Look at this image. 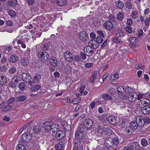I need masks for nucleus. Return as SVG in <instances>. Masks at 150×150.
<instances>
[{
    "instance_id": "f257e3e1",
    "label": "nucleus",
    "mask_w": 150,
    "mask_h": 150,
    "mask_svg": "<svg viewBox=\"0 0 150 150\" xmlns=\"http://www.w3.org/2000/svg\"><path fill=\"white\" fill-rule=\"evenodd\" d=\"M118 143V139L117 137H115L114 139L109 137L107 138L105 141L106 146L108 147H111L113 145L116 146Z\"/></svg>"
},
{
    "instance_id": "f03ea898",
    "label": "nucleus",
    "mask_w": 150,
    "mask_h": 150,
    "mask_svg": "<svg viewBox=\"0 0 150 150\" xmlns=\"http://www.w3.org/2000/svg\"><path fill=\"white\" fill-rule=\"evenodd\" d=\"M38 57L43 62H46L49 59V55L46 52L40 51L38 52Z\"/></svg>"
},
{
    "instance_id": "7ed1b4c3",
    "label": "nucleus",
    "mask_w": 150,
    "mask_h": 150,
    "mask_svg": "<svg viewBox=\"0 0 150 150\" xmlns=\"http://www.w3.org/2000/svg\"><path fill=\"white\" fill-rule=\"evenodd\" d=\"M22 79L25 82H29L28 85L31 86L32 82H30L31 77L30 75L28 72L23 73L21 74Z\"/></svg>"
},
{
    "instance_id": "20e7f679",
    "label": "nucleus",
    "mask_w": 150,
    "mask_h": 150,
    "mask_svg": "<svg viewBox=\"0 0 150 150\" xmlns=\"http://www.w3.org/2000/svg\"><path fill=\"white\" fill-rule=\"evenodd\" d=\"M83 143V139H81L75 137L73 139V144L74 147H83L82 144Z\"/></svg>"
},
{
    "instance_id": "39448f33",
    "label": "nucleus",
    "mask_w": 150,
    "mask_h": 150,
    "mask_svg": "<svg viewBox=\"0 0 150 150\" xmlns=\"http://www.w3.org/2000/svg\"><path fill=\"white\" fill-rule=\"evenodd\" d=\"M104 29L108 31H111L113 28V24L110 21L105 22L103 25Z\"/></svg>"
},
{
    "instance_id": "423d86ee",
    "label": "nucleus",
    "mask_w": 150,
    "mask_h": 150,
    "mask_svg": "<svg viewBox=\"0 0 150 150\" xmlns=\"http://www.w3.org/2000/svg\"><path fill=\"white\" fill-rule=\"evenodd\" d=\"M64 57L66 61L69 63L71 62L73 60L72 54L70 52L68 51L64 53Z\"/></svg>"
},
{
    "instance_id": "0eeeda50",
    "label": "nucleus",
    "mask_w": 150,
    "mask_h": 150,
    "mask_svg": "<svg viewBox=\"0 0 150 150\" xmlns=\"http://www.w3.org/2000/svg\"><path fill=\"white\" fill-rule=\"evenodd\" d=\"M79 39L82 41H86L88 39V36L86 31L81 32L79 34Z\"/></svg>"
},
{
    "instance_id": "6e6552de",
    "label": "nucleus",
    "mask_w": 150,
    "mask_h": 150,
    "mask_svg": "<svg viewBox=\"0 0 150 150\" xmlns=\"http://www.w3.org/2000/svg\"><path fill=\"white\" fill-rule=\"evenodd\" d=\"M56 132L55 137L57 139L61 140L64 137L65 132L64 131L59 130Z\"/></svg>"
},
{
    "instance_id": "1a4fd4ad",
    "label": "nucleus",
    "mask_w": 150,
    "mask_h": 150,
    "mask_svg": "<svg viewBox=\"0 0 150 150\" xmlns=\"http://www.w3.org/2000/svg\"><path fill=\"white\" fill-rule=\"evenodd\" d=\"M83 124L87 128H90L93 125V122L92 120L90 119L85 120Z\"/></svg>"
},
{
    "instance_id": "9d476101",
    "label": "nucleus",
    "mask_w": 150,
    "mask_h": 150,
    "mask_svg": "<svg viewBox=\"0 0 150 150\" xmlns=\"http://www.w3.org/2000/svg\"><path fill=\"white\" fill-rule=\"evenodd\" d=\"M137 94L136 93H131L128 96V100L132 102L135 101L137 100Z\"/></svg>"
},
{
    "instance_id": "9b49d317",
    "label": "nucleus",
    "mask_w": 150,
    "mask_h": 150,
    "mask_svg": "<svg viewBox=\"0 0 150 150\" xmlns=\"http://www.w3.org/2000/svg\"><path fill=\"white\" fill-rule=\"evenodd\" d=\"M83 51L88 56H91L93 53V51L90 47L86 46L83 49Z\"/></svg>"
},
{
    "instance_id": "f8f14e48",
    "label": "nucleus",
    "mask_w": 150,
    "mask_h": 150,
    "mask_svg": "<svg viewBox=\"0 0 150 150\" xmlns=\"http://www.w3.org/2000/svg\"><path fill=\"white\" fill-rule=\"evenodd\" d=\"M141 111L144 115H150V107L148 106L143 107L141 109Z\"/></svg>"
},
{
    "instance_id": "ddd939ff",
    "label": "nucleus",
    "mask_w": 150,
    "mask_h": 150,
    "mask_svg": "<svg viewBox=\"0 0 150 150\" xmlns=\"http://www.w3.org/2000/svg\"><path fill=\"white\" fill-rule=\"evenodd\" d=\"M88 47L91 48L96 49L98 47V44L95 40H91L88 43Z\"/></svg>"
},
{
    "instance_id": "4468645a",
    "label": "nucleus",
    "mask_w": 150,
    "mask_h": 150,
    "mask_svg": "<svg viewBox=\"0 0 150 150\" xmlns=\"http://www.w3.org/2000/svg\"><path fill=\"white\" fill-rule=\"evenodd\" d=\"M136 121L138 124L139 127H142L144 125V122L143 118L141 117H136Z\"/></svg>"
},
{
    "instance_id": "2eb2a0df",
    "label": "nucleus",
    "mask_w": 150,
    "mask_h": 150,
    "mask_svg": "<svg viewBox=\"0 0 150 150\" xmlns=\"http://www.w3.org/2000/svg\"><path fill=\"white\" fill-rule=\"evenodd\" d=\"M108 121L112 125H115L117 123L116 118L113 116H110L109 117L108 119Z\"/></svg>"
},
{
    "instance_id": "dca6fc26",
    "label": "nucleus",
    "mask_w": 150,
    "mask_h": 150,
    "mask_svg": "<svg viewBox=\"0 0 150 150\" xmlns=\"http://www.w3.org/2000/svg\"><path fill=\"white\" fill-rule=\"evenodd\" d=\"M106 126H107L103 124H100L98 126L97 129L98 133L100 134L103 133L104 131Z\"/></svg>"
},
{
    "instance_id": "f3484780",
    "label": "nucleus",
    "mask_w": 150,
    "mask_h": 150,
    "mask_svg": "<svg viewBox=\"0 0 150 150\" xmlns=\"http://www.w3.org/2000/svg\"><path fill=\"white\" fill-rule=\"evenodd\" d=\"M40 75L38 73H36L33 76V83H36L40 81L41 79Z\"/></svg>"
},
{
    "instance_id": "a211bd4d",
    "label": "nucleus",
    "mask_w": 150,
    "mask_h": 150,
    "mask_svg": "<svg viewBox=\"0 0 150 150\" xmlns=\"http://www.w3.org/2000/svg\"><path fill=\"white\" fill-rule=\"evenodd\" d=\"M7 78L5 76L3 75L0 76V86H4L7 83Z\"/></svg>"
},
{
    "instance_id": "6ab92c4d",
    "label": "nucleus",
    "mask_w": 150,
    "mask_h": 150,
    "mask_svg": "<svg viewBox=\"0 0 150 150\" xmlns=\"http://www.w3.org/2000/svg\"><path fill=\"white\" fill-rule=\"evenodd\" d=\"M29 61L27 58L23 57V58L21 61V64L24 67H26L27 65L28 64Z\"/></svg>"
},
{
    "instance_id": "aec40b11",
    "label": "nucleus",
    "mask_w": 150,
    "mask_h": 150,
    "mask_svg": "<svg viewBox=\"0 0 150 150\" xmlns=\"http://www.w3.org/2000/svg\"><path fill=\"white\" fill-rule=\"evenodd\" d=\"M84 136L83 132L77 130L75 133V137L83 139Z\"/></svg>"
},
{
    "instance_id": "412c9836",
    "label": "nucleus",
    "mask_w": 150,
    "mask_h": 150,
    "mask_svg": "<svg viewBox=\"0 0 150 150\" xmlns=\"http://www.w3.org/2000/svg\"><path fill=\"white\" fill-rule=\"evenodd\" d=\"M51 130L53 132H56L59 130V127L57 124H51Z\"/></svg>"
},
{
    "instance_id": "4be33fe9",
    "label": "nucleus",
    "mask_w": 150,
    "mask_h": 150,
    "mask_svg": "<svg viewBox=\"0 0 150 150\" xmlns=\"http://www.w3.org/2000/svg\"><path fill=\"white\" fill-rule=\"evenodd\" d=\"M18 59V57L16 55H12L9 59L10 62L11 63H14L16 62Z\"/></svg>"
},
{
    "instance_id": "5701e85b",
    "label": "nucleus",
    "mask_w": 150,
    "mask_h": 150,
    "mask_svg": "<svg viewBox=\"0 0 150 150\" xmlns=\"http://www.w3.org/2000/svg\"><path fill=\"white\" fill-rule=\"evenodd\" d=\"M44 125H45L44 126V130L45 132H49L50 130H51V122L46 123Z\"/></svg>"
},
{
    "instance_id": "b1692460",
    "label": "nucleus",
    "mask_w": 150,
    "mask_h": 150,
    "mask_svg": "<svg viewBox=\"0 0 150 150\" xmlns=\"http://www.w3.org/2000/svg\"><path fill=\"white\" fill-rule=\"evenodd\" d=\"M97 72L95 71L93 72L91 74V83H94L95 82V80L97 79Z\"/></svg>"
},
{
    "instance_id": "393cba45",
    "label": "nucleus",
    "mask_w": 150,
    "mask_h": 150,
    "mask_svg": "<svg viewBox=\"0 0 150 150\" xmlns=\"http://www.w3.org/2000/svg\"><path fill=\"white\" fill-rule=\"evenodd\" d=\"M105 129V133L106 135L109 136L111 134L112 130L110 127L107 126H106Z\"/></svg>"
},
{
    "instance_id": "a878e982",
    "label": "nucleus",
    "mask_w": 150,
    "mask_h": 150,
    "mask_svg": "<svg viewBox=\"0 0 150 150\" xmlns=\"http://www.w3.org/2000/svg\"><path fill=\"white\" fill-rule=\"evenodd\" d=\"M60 123L62 128H64L65 130H67V127H69V125L66 121H61Z\"/></svg>"
},
{
    "instance_id": "bb28decb",
    "label": "nucleus",
    "mask_w": 150,
    "mask_h": 150,
    "mask_svg": "<svg viewBox=\"0 0 150 150\" xmlns=\"http://www.w3.org/2000/svg\"><path fill=\"white\" fill-rule=\"evenodd\" d=\"M124 17V15L123 13L121 12H119L116 15L117 19L120 21H122Z\"/></svg>"
},
{
    "instance_id": "cd10ccee",
    "label": "nucleus",
    "mask_w": 150,
    "mask_h": 150,
    "mask_svg": "<svg viewBox=\"0 0 150 150\" xmlns=\"http://www.w3.org/2000/svg\"><path fill=\"white\" fill-rule=\"evenodd\" d=\"M50 64L53 66H55L57 64V60L54 57H52L50 59Z\"/></svg>"
},
{
    "instance_id": "c85d7f7f",
    "label": "nucleus",
    "mask_w": 150,
    "mask_h": 150,
    "mask_svg": "<svg viewBox=\"0 0 150 150\" xmlns=\"http://www.w3.org/2000/svg\"><path fill=\"white\" fill-rule=\"evenodd\" d=\"M115 5L117 8L120 9L124 7V4L120 1H116Z\"/></svg>"
},
{
    "instance_id": "c756f323",
    "label": "nucleus",
    "mask_w": 150,
    "mask_h": 150,
    "mask_svg": "<svg viewBox=\"0 0 150 150\" xmlns=\"http://www.w3.org/2000/svg\"><path fill=\"white\" fill-rule=\"evenodd\" d=\"M130 126L133 129H137L139 126L136 121H132L131 122Z\"/></svg>"
},
{
    "instance_id": "7c9ffc66",
    "label": "nucleus",
    "mask_w": 150,
    "mask_h": 150,
    "mask_svg": "<svg viewBox=\"0 0 150 150\" xmlns=\"http://www.w3.org/2000/svg\"><path fill=\"white\" fill-rule=\"evenodd\" d=\"M17 0H8V5L12 6H16L17 4Z\"/></svg>"
},
{
    "instance_id": "2f4dec72",
    "label": "nucleus",
    "mask_w": 150,
    "mask_h": 150,
    "mask_svg": "<svg viewBox=\"0 0 150 150\" xmlns=\"http://www.w3.org/2000/svg\"><path fill=\"white\" fill-rule=\"evenodd\" d=\"M40 128L39 126H35L33 128V133H38L40 131Z\"/></svg>"
},
{
    "instance_id": "473e14b6",
    "label": "nucleus",
    "mask_w": 150,
    "mask_h": 150,
    "mask_svg": "<svg viewBox=\"0 0 150 150\" xmlns=\"http://www.w3.org/2000/svg\"><path fill=\"white\" fill-rule=\"evenodd\" d=\"M86 127L84 124H81L79 125H78V128L77 130H79V131H81L82 132H83V131L85 129H86Z\"/></svg>"
},
{
    "instance_id": "72a5a7b5",
    "label": "nucleus",
    "mask_w": 150,
    "mask_h": 150,
    "mask_svg": "<svg viewBox=\"0 0 150 150\" xmlns=\"http://www.w3.org/2000/svg\"><path fill=\"white\" fill-rule=\"evenodd\" d=\"M26 97L25 96H19L16 98V101L17 102H21L24 100L26 98Z\"/></svg>"
},
{
    "instance_id": "f704fd0d",
    "label": "nucleus",
    "mask_w": 150,
    "mask_h": 150,
    "mask_svg": "<svg viewBox=\"0 0 150 150\" xmlns=\"http://www.w3.org/2000/svg\"><path fill=\"white\" fill-rule=\"evenodd\" d=\"M40 88V86L38 85H35L32 86L30 88V91L32 92L38 90Z\"/></svg>"
},
{
    "instance_id": "c9c22d12",
    "label": "nucleus",
    "mask_w": 150,
    "mask_h": 150,
    "mask_svg": "<svg viewBox=\"0 0 150 150\" xmlns=\"http://www.w3.org/2000/svg\"><path fill=\"white\" fill-rule=\"evenodd\" d=\"M18 86L19 89L22 91H23L25 90L26 88V85L23 82L21 83L18 85Z\"/></svg>"
},
{
    "instance_id": "e433bc0d",
    "label": "nucleus",
    "mask_w": 150,
    "mask_h": 150,
    "mask_svg": "<svg viewBox=\"0 0 150 150\" xmlns=\"http://www.w3.org/2000/svg\"><path fill=\"white\" fill-rule=\"evenodd\" d=\"M125 6L129 10L132 8L133 6L130 1H127L125 3Z\"/></svg>"
},
{
    "instance_id": "4c0bfd02",
    "label": "nucleus",
    "mask_w": 150,
    "mask_h": 150,
    "mask_svg": "<svg viewBox=\"0 0 150 150\" xmlns=\"http://www.w3.org/2000/svg\"><path fill=\"white\" fill-rule=\"evenodd\" d=\"M66 3V0H57V4L60 6H64Z\"/></svg>"
},
{
    "instance_id": "58836bf2",
    "label": "nucleus",
    "mask_w": 150,
    "mask_h": 150,
    "mask_svg": "<svg viewBox=\"0 0 150 150\" xmlns=\"http://www.w3.org/2000/svg\"><path fill=\"white\" fill-rule=\"evenodd\" d=\"M55 148L57 150H63L64 148V146L63 144H56L55 146Z\"/></svg>"
},
{
    "instance_id": "ea45409f",
    "label": "nucleus",
    "mask_w": 150,
    "mask_h": 150,
    "mask_svg": "<svg viewBox=\"0 0 150 150\" xmlns=\"http://www.w3.org/2000/svg\"><path fill=\"white\" fill-rule=\"evenodd\" d=\"M131 16L132 18L135 19L138 16V13L137 11H132V12Z\"/></svg>"
},
{
    "instance_id": "a19ab883",
    "label": "nucleus",
    "mask_w": 150,
    "mask_h": 150,
    "mask_svg": "<svg viewBox=\"0 0 150 150\" xmlns=\"http://www.w3.org/2000/svg\"><path fill=\"white\" fill-rule=\"evenodd\" d=\"M124 89L122 86H119L117 88V91L118 94H122L124 92Z\"/></svg>"
},
{
    "instance_id": "79ce46f5",
    "label": "nucleus",
    "mask_w": 150,
    "mask_h": 150,
    "mask_svg": "<svg viewBox=\"0 0 150 150\" xmlns=\"http://www.w3.org/2000/svg\"><path fill=\"white\" fill-rule=\"evenodd\" d=\"M102 98L106 100H111L112 99V97L110 95L106 94H104L102 95Z\"/></svg>"
},
{
    "instance_id": "37998d69",
    "label": "nucleus",
    "mask_w": 150,
    "mask_h": 150,
    "mask_svg": "<svg viewBox=\"0 0 150 150\" xmlns=\"http://www.w3.org/2000/svg\"><path fill=\"white\" fill-rule=\"evenodd\" d=\"M16 72V68L14 67H10L8 70V72L9 74H14Z\"/></svg>"
},
{
    "instance_id": "c03bdc74",
    "label": "nucleus",
    "mask_w": 150,
    "mask_h": 150,
    "mask_svg": "<svg viewBox=\"0 0 150 150\" xmlns=\"http://www.w3.org/2000/svg\"><path fill=\"white\" fill-rule=\"evenodd\" d=\"M98 120L104 122L106 120L107 117L105 115H103L98 116Z\"/></svg>"
},
{
    "instance_id": "a18cd8bd",
    "label": "nucleus",
    "mask_w": 150,
    "mask_h": 150,
    "mask_svg": "<svg viewBox=\"0 0 150 150\" xmlns=\"http://www.w3.org/2000/svg\"><path fill=\"white\" fill-rule=\"evenodd\" d=\"M81 98L78 97L77 98H75L72 100V103L74 104H76L79 103L81 100Z\"/></svg>"
},
{
    "instance_id": "49530a36",
    "label": "nucleus",
    "mask_w": 150,
    "mask_h": 150,
    "mask_svg": "<svg viewBox=\"0 0 150 150\" xmlns=\"http://www.w3.org/2000/svg\"><path fill=\"white\" fill-rule=\"evenodd\" d=\"M9 15L11 17H14L16 15V12L13 10H10L8 12Z\"/></svg>"
},
{
    "instance_id": "de8ad7c7",
    "label": "nucleus",
    "mask_w": 150,
    "mask_h": 150,
    "mask_svg": "<svg viewBox=\"0 0 150 150\" xmlns=\"http://www.w3.org/2000/svg\"><path fill=\"white\" fill-rule=\"evenodd\" d=\"M25 146L23 144H19L16 147L17 150H25Z\"/></svg>"
},
{
    "instance_id": "09e8293b",
    "label": "nucleus",
    "mask_w": 150,
    "mask_h": 150,
    "mask_svg": "<svg viewBox=\"0 0 150 150\" xmlns=\"http://www.w3.org/2000/svg\"><path fill=\"white\" fill-rule=\"evenodd\" d=\"M103 38L102 37L100 36H98L96 38V42H97V43H98H98H101L103 40Z\"/></svg>"
},
{
    "instance_id": "8fccbe9b",
    "label": "nucleus",
    "mask_w": 150,
    "mask_h": 150,
    "mask_svg": "<svg viewBox=\"0 0 150 150\" xmlns=\"http://www.w3.org/2000/svg\"><path fill=\"white\" fill-rule=\"evenodd\" d=\"M125 30L129 34H131L132 32V29L129 26H127V27L125 28Z\"/></svg>"
},
{
    "instance_id": "3c124183",
    "label": "nucleus",
    "mask_w": 150,
    "mask_h": 150,
    "mask_svg": "<svg viewBox=\"0 0 150 150\" xmlns=\"http://www.w3.org/2000/svg\"><path fill=\"white\" fill-rule=\"evenodd\" d=\"M112 41L116 43H118L122 42L120 38L118 37L114 38L113 39Z\"/></svg>"
},
{
    "instance_id": "603ef678",
    "label": "nucleus",
    "mask_w": 150,
    "mask_h": 150,
    "mask_svg": "<svg viewBox=\"0 0 150 150\" xmlns=\"http://www.w3.org/2000/svg\"><path fill=\"white\" fill-rule=\"evenodd\" d=\"M141 143L144 147L146 146L148 144L147 141L144 139H142L141 141Z\"/></svg>"
},
{
    "instance_id": "864d4df0",
    "label": "nucleus",
    "mask_w": 150,
    "mask_h": 150,
    "mask_svg": "<svg viewBox=\"0 0 150 150\" xmlns=\"http://www.w3.org/2000/svg\"><path fill=\"white\" fill-rule=\"evenodd\" d=\"M143 31L142 29H137V37L138 38H140L143 34Z\"/></svg>"
},
{
    "instance_id": "5fc2aeb1",
    "label": "nucleus",
    "mask_w": 150,
    "mask_h": 150,
    "mask_svg": "<svg viewBox=\"0 0 150 150\" xmlns=\"http://www.w3.org/2000/svg\"><path fill=\"white\" fill-rule=\"evenodd\" d=\"M108 19L112 22H114L115 21V16L112 14L110 15L108 17Z\"/></svg>"
},
{
    "instance_id": "6e6d98bb",
    "label": "nucleus",
    "mask_w": 150,
    "mask_h": 150,
    "mask_svg": "<svg viewBox=\"0 0 150 150\" xmlns=\"http://www.w3.org/2000/svg\"><path fill=\"white\" fill-rule=\"evenodd\" d=\"M71 67L68 64H67L65 66V68L64 69V71L66 73L70 72L71 71Z\"/></svg>"
},
{
    "instance_id": "4d7b16f0",
    "label": "nucleus",
    "mask_w": 150,
    "mask_h": 150,
    "mask_svg": "<svg viewBox=\"0 0 150 150\" xmlns=\"http://www.w3.org/2000/svg\"><path fill=\"white\" fill-rule=\"evenodd\" d=\"M144 121V124L145 123L149 124L150 123V119L149 117H146L143 119Z\"/></svg>"
},
{
    "instance_id": "13d9d810",
    "label": "nucleus",
    "mask_w": 150,
    "mask_h": 150,
    "mask_svg": "<svg viewBox=\"0 0 150 150\" xmlns=\"http://www.w3.org/2000/svg\"><path fill=\"white\" fill-rule=\"evenodd\" d=\"M144 66L142 64H137L135 65V67L137 69H144Z\"/></svg>"
},
{
    "instance_id": "bf43d9fd",
    "label": "nucleus",
    "mask_w": 150,
    "mask_h": 150,
    "mask_svg": "<svg viewBox=\"0 0 150 150\" xmlns=\"http://www.w3.org/2000/svg\"><path fill=\"white\" fill-rule=\"evenodd\" d=\"M134 149V146L132 145H129L125 147L124 149V150H133Z\"/></svg>"
},
{
    "instance_id": "052dcab7",
    "label": "nucleus",
    "mask_w": 150,
    "mask_h": 150,
    "mask_svg": "<svg viewBox=\"0 0 150 150\" xmlns=\"http://www.w3.org/2000/svg\"><path fill=\"white\" fill-rule=\"evenodd\" d=\"M12 106L9 105H7L4 106L3 108V110L4 111H8L11 110Z\"/></svg>"
},
{
    "instance_id": "680f3d73",
    "label": "nucleus",
    "mask_w": 150,
    "mask_h": 150,
    "mask_svg": "<svg viewBox=\"0 0 150 150\" xmlns=\"http://www.w3.org/2000/svg\"><path fill=\"white\" fill-rule=\"evenodd\" d=\"M28 135L26 133L23 134L22 136V139L23 141L27 142L28 139Z\"/></svg>"
},
{
    "instance_id": "e2e57ef3",
    "label": "nucleus",
    "mask_w": 150,
    "mask_h": 150,
    "mask_svg": "<svg viewBox=\"0 0 150 150\" xmlns=\"http://www.w3.org/2000/svg\"><path fill=\"white\" fill-rule=\"evenodd\" d=\"M18 78V76H16L13 77L11 80L12 81H13V82L16 84V83L18 82V80L19 78Z\"/></svg>"
},
{
    "instance_id": "0e129e2a",
    "label": "nucleus",
    "mask_w": 150,
    "mask_h": 150,
    "mask_svg": "<svg viewBox=\"0 0 150 150\" xmlns=\"http://www.w3.org/2000/svg\"><path fill=\"white\" fill-rule=\"evenodd\" d=\"M96 102L94 101L92 102L89 105V109L92 110L95 107Z\"/></svg>"
},
{
    "instance_id": "69168bd1",
    "label": "nucleus",
    "mask_w": 150,
    "mask_h": 150,
    "mask_svg": "<svg viewBox=\"0 0 150 150\" xmlns=\"http://www.w3.org/2000/svg\"><path fill=\"white\" fill-rule=\"evenodd\" d=\"M9 86L10 87L14 88L16 87V83H15L13 82V81L11 80L9 83Z\"/></svg>"
},
{
    "instance_id": "338daca9",
    "label": "nucleus",
    "mask_w": 150,
    "mask_h": 150,
    "mask_svg": "<svg viewBox=\"0 0 150 150\" xmlns=\"http://www.w3.org/2000/svg\"><path fill=\"white\" fill-rule=\"evenodd\" d=\"M49 46L47 44H44L42 46V48L44 50H46L49 49Z\"/></svg>"
},
{
    "instance_id": "774afa93",
    "label": "nucleus",
    "mask_w": 150,
    "mask_h": 150,
    "mask_svg": "<svg viewBox=\"0 0 150 150\" xmlns=\"http://www.w3.org/2000/svg\"><path fill=\"white\" fill-rule=\"evenodd\" d=\"M97 33L99 35H100L102 38L105 37V35L104 33L100 30H98L97 31Z\"/></svg>"
}]
</instances>
